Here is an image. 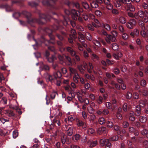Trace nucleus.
Instances as JSON below:
<instances>
[{
  "label": "nucleus",
  "instance_id": "nucleus-18",
  "mask_svg": "<svg viewBox=\"0 0 148 148\" xmlns=\"http://www.w3.org/2000/svg\"><path fill=\"white\" fill-rule=\"evenodd\" d=\"M131 2H130V3H128L126 7L124 8L126 9L127 8V10H129L133 12L135 10V8L134 6L131 4Z\"/></svg>",
  "mask_w": 148,
  "mask_h": 148
},
{
  "label": "nucleus",
  "instance_id": "nucleus-25",
  "mask_svg": "<svg viewBox=\"0 0 148 148\" xmlns=\"http://www.w3.org/2000/svg\"><path fill=\"white\" fill-rule=\"evenodd\" d=\"M91 58L94 62L99 60V57L95 54L93 53L92 54Z\"/></svg>",
  "mask_w": 148,
  "mask_h": 148
},
{
  "label": "nucleus",
  "instance_id": "nucleus-36",
  "mask_svg": "<svg viewBox=\"0 0 148 148\" xmlns=\"http://www.w3.org/2000/svg\"><path fill=\"white\" fill-rule=\"evenodd\" d=\"M85 77L86 78L90 79L92 81L95 80V78L94 76L92 75H89L88 74H86L85 75Z\"/></svg>",
  "mask_w": 148,
  "mask_h": 148
},
{
  "label": "nucleus",
  "instance_id": "nucleus-30",
  "mask_svg": "<svg viewBox=\"0 0 148 148\" xmlns=\"http://www.w3.org/2000/svg\"><path fill=\"white\" fill-rule=\"evenodd\" d=\"M103 99L101 96H99L96 99V102L97 104H101L103 102Z\"/></svg>",
  "mask_w": 148,
  "mask_h": 148
},
{
  "label": "nucleus",
  "instance_id": "nucleus-29",
  "mask_svg": "<svg viewBox=\"0 0 148 148\" xmlns=\"http://www.w3.org/2000/svg\"><path fill=\"white\" fill-rule=\"evenodd\" d=\"M139 120L141 123H145L147 121V118L145 116H140L139 118Z\"/></svg>",
  "mask_w": 148,
  "mask_h": 148
},
{
  "label": "nucleus",
  "instance_id": "nucleus-8",
  "mask_svg": "<svg viewBox=\"0 0 148 148\" xmlns=\"http://www.w3.org/2000/svg\"><path fill=\"white\" fill-rule=\"evenodd\" d=\"M64 3L70 8L74 7H75L77 9H79V4L78 3L70 2L68 0L65 1Z\"/></svg>",
  "mask_w": 148,
  "mask_h": 148
},
{
  "label": "nucleus",
  "instance_id": "nucleus-56",
  "mask_svg": "<svg viewBox=\"0 0 148 148\" xmlns=\"http://www.w3.org/2000/svg\"><path fill=\"white\" fill-rule=\"evenodd\" d=\"M142 8L145 10H148V5L145 3H143L142 4Z\"/></svg>",
  "mask_w": 148,
  "mask_h": 148
},
{
  "label": "nucleus",
  "instance_id": "nucleus-64",
  "mask_svg": "<svg viewBox=\"0 0 148 148\" xmlns=\"http://www.w3.org/2000/svg\"><path fill=\"white\" fill-rule=\"evenodd\" d=\"M87 109L89 112L91 114L93 113L94 112V110L91 107H88Z\"/></svg>",
  "mask_w": 148,
  "mask_h": 148
},
{
  "label": "nucleus",
  "instance_id": "nucleus-26",
  "mask_svg": "<svg viewBox=\"0 0 148 148\" xmlns=\"http://www.w3.org/2000/svg\"><path fill=\"white\" fill-rule=\"evenodd\" d=\"M73 10H75L74 9H71V10L65 9L64 10V12L65 14L67 15H71V16L73 18V14L72 12V11Z\"/></svg>",
  "mask_w": 148,
  "mask_h": 148
},
{
  "label": "nucleus",
  "instance_id": "nucleus-52",
  "mask_svg": "<svg viewBox=\"0 0 148 148\" xmlns=\"http://www.w3.org/2000/svg\"><path fill=\"white\" fill-rule=\"evenodd\" d=\"M143 148H148V141L145 140L143 143Z\"/></svg>",
  "mask_w": 148,
  "mask_h": 148
},
{
  "label": "nucleus",
  "instance_id": "nucleus-5",
  "mask_svg": "<svg viewBox=\"0 0 148 148\" xmlns=\"http://www.w3.org/2000/svg\"><path fill=\"white\" fill-rule=\"evenodd\" d=\"M58 56L61 64H63L64 63L66 65H72V61L70 57L64 55H59Z\"/></svg>",
  "mask_w": 148,
  "mask_h": 148
},
{
  "label": "nucleus",
  "instance_id": "nucleus-60",
  "mask_svg": "<svg viewBox=\"0 0 148 148\" xmlns=\"http://www.w3.org/2000/svg\"><path fill=\"white\" fill-rule=\"evenodd\" d=\"M118 28L119 30L121 32L124 33V28L121 25L119 24L118 25Z\"/></svg>",
  "mask_w": 148,
  "mask_h": 148
},
{
  "label": "nucleus",
  "instance_id": "nucleus-53",
  "mask_svg": "<svg viewBox=\"0 0 148 148\" xmlns=\"http://www.w3.org/2000/svg\"><path fill=\"white\" fill-rule=\"evenodd\" d=\"M116 116L117 118L120 120H121L123 119V116L121 113L117 112L116 114Z\"/></svg>",
  "mask_w": 148,
  "mask_h": 148
},
{
  "label": "nucleus",
  "instance_id": "nucleus-19",
  "mask_svg": "<svg viewBox=\"0 0 148 148\" xmlns=\"http://www.w3.org/2000/svg\"><path fill=\"white\" fill-rule=\"evenodd\" d=\"M139 31L138 29H135L134 30L133 32L130 33V35L133 37H134L135 36H138L139 35Z\"/></svg>",
  "mask_w": 148,
  "mask_h": 148
},
{
  "label": "nucleus",
  "instance_id": "nucleus-46",
  "mask_svg": "<svg viewBox=\"0 0 148 148\" xmlns=\"http://www.w3.org/2000/svg\"><path fill=\"white\" fill-rule=\"evenodd\" d=\"M107 126L109 128H111L114 126L113 123L110 121H108L106 122Z\"/></svg>",
  "mask_w": 148,
  "mask_h": 148
},
{
  "label": "nucleus",
  "instance_id": "nucleus-57",
  "mask_svg": "<svg viewBox=\"0 0 148 148\" xmlns=\"http://www.w3.org/2000/svg\"><path fill=\"white\" fill-rule=\"evenodd\" d=\"M108 140V139H105V138L101 139L100 140V143L102 146L104 145L105 144V143H106V140Z\"/></svg>",
  "mask_w": 148,
  "mask_h": 148
},
{
  "label": "nucleus",
  "instance_id": "nucleus-11",
  "mask_svg": "<svg viewBox=\"0 0 148 148\" xmlns=\"http://www.w3.org/2000/svg\"><path fill=\"white\" fill-rule=\"evenodd\" d=\"M132 125L136 127L137 128L140 129V130L141 129L145 128V125L143 124H142L140 122L138 121H136L133 122L132 123Z\"/></svg>",
  "mask_w": 148,
  "mask_h": 148
},
{
  "label": "nucleus",
  "instance_id": "nucleus-48",
  "mask_svg": "<svg viewBox=\"0 0 148 148\" xmlns=\"http://www.w3.org/2000/svg\"><path fill=\"white\" fill-rule=\"evenodd\" d=\"M132 25L135 26L136 23V21L134 19H131L129 22Z\"/></svg>",
  "mask_w": 148,
  "mask_h": 148
},
{
  "label": "nucleus",
  "instance_id": "nucleus-15",
  "mask_svg": "<svg viewBox=\"0 0 148 148\" xmlns=\"http://www.w3.org/2000/svg\"><path fill=\"white\" fill-rule=\"evenodd\" d=\"M138 28L140 30H143L145 29V25L144 21L141 19L138 20L137 22Z\"/></svg>",
  "mask_w": 148,
  "mask_h": 148
},
{
  "label": "nucleus",
  "instance_id": "nucleus-32",
  "mask_svg": "<svg viewBox=\"0 0 148 148\" xmlns=\"http://www.w3.org/2000/svg\"><path fill=\"white\" fill-rule=\"evenodd\" d=\"M93 68V66L92 65V64L89 62L88 65V67L87 69L88 71L90 73L92 72V70Z\"/></svg>",
  "mask_w": 148,
  "mask_h": 148
},
{
  "label": "nucleus",
  "instance_id": "nucleus-31",
  "mask_svg": "<svg viewBox=\"0 0 148 148\" xmlns=\"http://www.w3.org/2000/svg\"><path fill=\"white\" fill-rule=\"evenodd\" d=\"M120 128V127L117 125H115L114 126V129L117 132V133L118 135L120 134L121 133Z\"/></svg>",
  "mask_w": 148,
  "mask_h": 148
},
{
  "label": "nucleus",
  "instance_id": "nucleus-10",
  "mask_svg": "<svg viewBox=\"0 0 148 148\" xmlns=\"http://www.w3.org/2000/svg\"><path fill=\"white\" fill-rule=\"evenodd\" d=\"M5 114L7 116L13 120H15L16 118V115L12 110H8L6 111Z\"/></svg>",
  "mask_w": 148,
  "mask_h": 148
},
{
  "label": "nucleus",
  "instance_id": "nucleus-28",
  "mask_svg": "<svg viewBox=\"0 0 148 148\" xmlns=\"http://www.w3.org/2000/svg\"><path fill=\"white\" fill-rule=\"evenodd\" d=\"M81 138V136L78 134H77L73 136L72 139L73 140H79Z\"/></svg>",
  "mask_w": 148,
  "mask_h": 148
},
{
  "label": "nucleus",
  "instance_id": "nucleus-45",
  "mask_svg": "<svg viewBox=\"0 0 148 148\" xmlns=\"http://www.w3.org/2000/svg\"><path fill=\"white\" fill-rule=\"evenodd\" d=\"M125 96L127 99H131L132 97V95L131 92L129 91H128L127 92Z\"/></svg>",
  "mask_w": 148,
  "mask_h": 148
},
{
  "label": "nucleus",
  "instance_id": "nucleus-58",
  "mask_svg": "<svg viewBox=\"0 0 148 148\" xmlns=\"http://www.w3.org/2000/svg\"><path fill=\"white\" fill-rule=\"evenodd\" d=\"M94 44L97 47H99L100 46V43L99 41L95 40L93 41Z\"/></svg>",
  "mask_w": 148,
  "mask_h": 148
},
{
  "label": "nucleus",
  "instance_id": "nucleus-38",
  "mask_svg": "<svg viewBox=\"0 0 148 148\" xmlns=\"http://www.w3.org/2000/svg\"><path fill=\"white\" fill-rule=\"evenodd\" d=\"M91 6L92 8H96L98 7V5L95 1H93L91 3Z\"/></svg>",
  "mask_w": 148,
  "mask_h": 148
},
{
  "label": "nucleus",
  "instance_id": "nucleus-6",
  "mask_svg": "<svg viewBox=\"0 0 148 148\" xmlns=\"http://www.w3.org/2000/svg\"><path fill=\"white\" fill-rule=\"evenodd\" d=\"M130 0H116L114 3V5L117 8L121 6L122 7H125L128 4V3H130Z\"/></svg>",
  "mask_w": 148,
  "mask_h": 148
},
{
  "label": "nucleus",
  "instance_id": "nucleus-51",
  "mask_svg": "<svg viewBox=\"0 0 148 148\" xmlns=\"http://www.w3.org/2000/svg\"><path fill=\"white\" fill-rule=\"evenodd\" d=\"M66 136L64 135L63 136H62L61 138L62 143L63 144L65 143L66 142Z\"/></svg>",
  "mask_w": 148,
  "mask_h": 148
},
{
  "label": "nucleus",
  "instance_id": "nucleus-35",
  "mask_svg": "<svg viewBox=\"0 0 148 148\" xmlns=\"http://www.w3.org/2000/svg\"><path fill=\"white\" fill-rule=\"evenodd\" d=\"M78 40L80 42L84 43L85 41L84 36L83 34L81 35L78 37Z\"/></svg>",
  "mask_w": 148,
  "mask_h": 148
},
{
  "label": "nucleus",
  "instance_id": "nucleus-22",
  "mask_svg": "<svg viewBox=\"0 0 148 148\" xmlns=\"http://www.w3.org/2000/svg\"><path fill=\"white\" fill-rule=\"evenodd\" d=\"M98 132L99 134H101L102 133H106V127H102L99 128L98 130Z\"/></svg>",
  "mask_w": 148,
  "mask_h": 148
},
{
  "label": "nucleus",
  "instance_id": "nucleus-4",
  "mask_svg": "<svg viewBox=\"0 0 148 148\" xmlns=\"http://www.w3.org/2000/svg\"><path fill=\"white\" fill-rule=\"evenodd\" d=\"M61 73L60 71L54 72L53 75H51L48 73L45 74V77L46 81L51 83L54 82L56 79V78H60L61 77Z\"/></svg>",
  "mask_w": 148,
  "mask_h": 148
},
{
  "label": "nucleus",
  "instance_id": "nucleus-63",
  "mask_svg": "<svg viewBox=\"0 0 148 148\" xmlns=\"http://www.w3.org/2000/svg\"><path fill=\"white\" fill-rule=\"evenodd\" d=\"M127 104L126 103H124L123 106V110L125 111L126 112L127 110Z\"/></svg>",
  "mask_w": 148,
  "mask_h": 148
},
{
  "label": "nucleus",
  "instance_id": "nucleus-61",
  "mask_svg": "<svg viewBox=\"0 0 148 148\" xmlns=\"http://www.w3.org/2000/svg\"><path fill=\"white\" fill-rule=\"evenodd\" d=\"M138 16L140 18H143L144 16L143 12L142 10H139L137 12Z\"/></svg>",
  "mask_w": 148,
  "mask_h": 148
},
{
  "label": "nucleus",
  "instance_id": "nucleus-43",
  "mask_svg": "<svg viewBox=\"0 0 148 148\" xmlns=\"http://www.w3.org/2000/svg\"><path fill=\"white\" fill-rule=\"evenodd\" d=\"M105 148H110L111 146L112 145L109 142V140H106V142L105 143L104 145Z\"/></svg>",
  "mask_w": 148,
  "mask_h": 148
},
{
  "label": "nucleus",
  "instance_id": "nucleus-21",
  "mask_svg": "<svg viewBox=\"0 0 148 148\" xmlns=\"http://www.w3.org/2000/svg\"><path fill=\"white\" fill-rule=\"evenodd\" d=\"M140 34L144 37H148V30L146 32L145 31V29L143 30H140Z\"/></svg>",
  "mask_w": 148,
  "mask_h": 148
},
{
  "label": "nucleus",
  "instance_id": "nucleus-59",
  "mask_svg": "<svg viewBox=\"0 0 148 148\" xmlns=\"http://www.w3.org/2000/svg\"><path fill=\"white\" fill-rule=\"evenodd\" d=\"M85 35L87 40H91V36L89 33L88 32L86 33Z\"/></svg>",
  "mask_w": 148,
  "mask_h": 148
},
{
  "label": "nucleus",
  "instance_id": "nucleus-16",
  "mask_svg": "<svg viewBox=\"0 0 148 148\" xmlns=\"http://www.w3.org/2000/svg\"><path fill=\"white\" fill-rule=\"evenodd\" d=\"M76 122H77V125L78 126L82 127L83 128L86 127V124L84 122L79 120L78 118L76 119Z\"/></svg>",
  "mask_w": 148,
  "mask_h": 148
},
{
  "label": "nucleus",
  "instance_id": "nucleus-34",
  "mask_svg": "<svg viewBox=\"0 0 148 148\" xmlns=\"http://www.w3.org/2000/svg\"><path fill=\"white\" fill-rule=\"evenodd\" d=\"M119 137L118 136L113 135L111 136L109 138L110 140L112 141H116L118 140Z\"/></svg>",
  "mask_w": 148,
  "mask_h": 148
},
{
  "label": "nucleus",
  "instance_id": "nucleus-37",
  "mask_svg": "<svg viewBox=\"0 0 148 148\" xmlns=\"http://www.w3.org/2000/svg\"><path fill=\"white\" fill-rule=\"evenodd\" d=\"M111 84L112 85L114 86L115 88L117 90H119L121 89V87L120 85L115 82L114 81L112 82Z\"/></svg>",
  "mask_w": 148,
  "mask_h": 148
},
{
  "label": "nucleus",
  "instance_id": "nucleus-49",
  "mask_svg": "<svg viewBox=\"0 0 148 148\" xmlns=\"http://www.w3.org/2000/svg\"><path fill=\"white\" fill-rule=\"evenodd\" d=\"M65 89L66 90L68 91L69 94H72L73 91L69 86L65 87Z\"/></svg>",
  "mask_w": 148,
  "mask_h": 148
},
{
  "label": "nucleus",
  "instance_id": "nucleus-39",
  "mask_svg": "<svg viewBox=\"0 0 148 148\" xmlns=\"http://www.w3.org/2000/svg\"><path fill=\"white\" fill-rule=\"evenodd\" d=\"M77 118L76 117L71 115L68 117V120L69 121H76V119H77Z\"/></svg>",
  "mask_w": 148,
  "mask_h": 148
},
{
  "label": "nucleus",
  "instance_id": "nucleus-2",
  "mask_svg": "<svg viewBox=\"0 0 148 148\" xmlns=\"http://www.w3.org/2000/svg\"><path fill=\"white\" fill-rule=\"evenodd\" d=\"M57 25H54L50 29L47 27L45 30V32L48 33V36L50 38V40H46L43 37H42L40 40L39 43L36 41L37 46H41L42 43H44L46 46H48L50 43L54 44L55 43V36L52 34V33L56 30H59L58 32L56 33V37L61 41H62L64 40V38L67 36V34L63 31L60 30L61 28V27L60 26V23L58 21H57Z\"/></svg>",
  "mask_w": 148,
  "mask_h": 148
},
{
  "label": "nucleus",
  "instance_id": "nucleus-17",
  "mask_svg": "<svg viewBox=\"0 0 148 148\" xmlns=\"http://www.w3.org/2000/svg\"><path fill=\"white\" fill-rule=\"evenodd\" d=\"M134 111H131L128 114L129 119L130 121L132 122H134L135 120V117L134 116Z\"/></svg>",
  "mask_w": 148,
  "mask_h": 148
},
{
  "label": "nucleus",
  "instance_id": "nucleus-50",
  "mask_svg": "<svg viewBox=\"0 0 148 148\" xmlns=\"http://www.w3.org/2000/svg\"><path fill=\"white\" fill-rule=\"evenodd\" d=\"M111 47L114 50H116L118 48L117 44L115 43H113L112 44Z\"/></svg>",
  "mask_w": 148,
  "mask_h": 148
},
{
  "label": "nucleus",
  "instance_id": "nucleus-24",
  "mask_svg": "<svg viewBox=\"0 0 148 148\" xmlns=\"http://www.w3.org/2000/svg\"><path fill=\"white\" fill-rule=\"evenodd\" d=\"M114 57L116 59L118 60L119 58L122 56L123 54L120 51H118L116 53H114L113 55Z\"/></svg>",
  "mask_w": 148,
  "mask_h": 148
},
{
  "label": "nucleus",
  "instance_id": "nucleus-9",
  "mask_svg": "<svg viewBox=\"0 0 148 148\" xmlns=\"http://www.w3.org/2000/svg\"><path fill=\"white\" fill-rule=\"evenodd\" d=\"M63 23L65 25L70 24L73 27H74L76 26V23L75 21L69 20L68 18H66L65 17H64V22Z\"/></svg>",
  "mask_w": 148,
  "mask_h": 148
},
{
  "label": "nucleus",
  "instance_id": "nucleus-62",
  "mask_svg": "<svg viewBox=\"0 0 148 148\" xmlns=\"http://www.w3.org/2000/svg\"><path fill=\"white\" fill-rule=\"evenodd\" d=\"M97 144V141L96 140L92 141L90 144V147H92L95 146Z\"/></svg>",
  "mask_w": 148,
  "mask_h": 148
},
{
  "label": "nucleus",
  "instance_id": "nucleus-41",
  "mask_svg": "<svg viewBox=\"0 0 148 148\" xmlns=\"http://www.w3.org/2000/svg\"><path fill=\"white\" fill-rule=\"evenodd\" d=\"M42 67V70H45V71H49V67L47 65L43 64Z\"/></svg>",
  "mask_w": 148,
  "mask_h": 148
},
{
  "label": "nucleus",
  "instance_id": "nucleus-42",
  "mask_svg": "<svg viewBox=\"0 0 148 148\" xmlns=\"http://www.w3.org/2000/svg\"><path fill=\"white\" fill-rule=\"evenodd\" d=\"M104 27L108 31H110L111 30V27L108 24L104 23L103 24Z\"/></svg>",
  "mask_w": 148,
  "mask_h": 148
},
{
  "label": "nucleus",
  "instance_id": "nucleus-14",
  "mask_svg": "<svg viewBox=\"0 0 148 148\" xmlns=\"http://www.w3.org/2000/svg\"><path fill=\"white\" fill-rule=\"evenodd\" d=\"M0 8H5L6 11L8 12H11L13 11L11 6L7 4H0Z\"/></svg>",
  "mask_w": 148,
  "mask_h": 148
},
{
  "label": "nucleus",
  "instance_id": "nucleus-1",
  "mask_svg": "<svg viewBox=\"0 0 148 148\" xmlns=\"http://www.w3.org/2000/svg\"><path fill=\"white\" fill-rule=\"evenodd\" d=\"M57 25H54L50 29L47 27L45 30V32L48 33V36L50 38V40H46L43 37H42L40 40L39 43L36 41L37 46H41L42 43H44L46 46H48L50 43L54 44L55 43V36L52 34V33L56 30H59L58 32L56 33V37L61 41H62L64 40V38L67 36V34L63 31L60 30L61 28V27L60 26V23L58 21H57Z\"/></svg>",
  "mask_w": 148,
  "mask_h": 148
},
{
  "label": "nucleus",
  "instance_id": "nucleus-12",
  "mask_svg": "<svg viewBox=\"0 0 148 148\" xmlns=\"http://www.w3.org/2000/svg\"><path fill=\"white\" fill-rule=\"evenodd\" d=\"M141 108L140 106L137 105L135 107V109L134 110V113L135 115L137 116H139L141 114Z\"/></svg>",
  "mask_w": 148,
  "mask_h": 148
},
{
  "label": "nucleus",
  "instance_id": "nucleus-40",
  "mask_svg": "<svg viewBox=\"0 0 148 148\" xmlns=\"http://www.w3.org/2000/svg\"><path fill=\"white\" fill-rule=\"evenodd\" d=\"M119 20L121 24H125L126 22V19L123 16L120 17Z\"/></svg>",
  "mask_w": 148,
  "mask_h": 148
},
{
  "label": "nucleus",
  "instance_id": "nucleus-7",
  "mask_svg": "<svg viewBox=\"0 0 148 148\" xmlns=\"http://www.w3.org/2000/svg\"><path fill=\"white\" fill-rule=\"evenodd\" d=\"M72 12L73 14V16L72 18L73 19L76 21L78 20L79 22L82 23L83 22V20L82 18L79 16L80 13L79 11L73 10L72 11Z\"/></svg>",
  "mask_w": 148,
  "mask_h": 148
},
{
  "label": "nucleus",
  "instance_id": "nucleus-23",
  "mask_svg": "<svg viewBox=\"0 0 148 148\" xmlns=\"http://www.w3.org/2000/svg\"><path fill=\"white\" fill-rule=\"evenodd\" d=\"M82 5L84 8L86 10L88 11H91V9L89 7V5L86 2H82Z\"/></svg>",
  "mask_w": 148,
  "mask_h": 148
},
{
  "label": "nucleus",
  "instance_id": "nucleus-13",
  "mask_svg": "<svg viewBox=\"0 0 148 148\" xmlns=\"http://www.w3.org/2000/svg\"><path fill=\"white\" fill-rule=\"evenodd\" d=\"M106 40L108 43H110L111 42H115L116 40V38L114 37L110 34H108L106 38Z\"/></svg>",
  "mask_w": 148,
  "mask_h": 148
},
{
  "label": "nucleus",
  "instance_id": "nucleus-27",
  "mask_svg": "<svg viewBox=\"0 0 148 148\" xmlns=\"http://www.w3.org/2000/svg\"><path fill=\"white\" fill-rule=\"evenodd\" d=\"M68 136H72L73 132V129L72 127H69L66 131Z\"/></svg>",
  "mask_w": 148,
  "mask_h": 148
},
{
  "label": "nucleus",
  "instance_id": "nucleus-55",
  "mask_svg": "<svg viewBox=\"0 0 148 148\" xmlns=\"http://www.w3.org/2000/svg\"><path fill=\"white\" fill-rule=\"evenodd\" d=\"M56 78V80L54 82H53L56 84L58 86H60L61 84V82L60 80L58 79V78Z\"/></svg>",
  "mask_w": 148,
  "mask_h": 148
},
{
  "label": "nucleus",
  "instance_id": "nucleus-33",
  "mask_svg": "<svg viewBox=\"0 0 148 148\" xmlns=\"http://www.w3.org/2000/svg\"><path fill=\"white\" fill-rule=\"evenodd\" d=\"M53 69L55 70L58 71H59L60 68V64H57L53 63L52 65Z\"/></svg>",
  "mask_w": 148,
  "mask_h": 148
},
{
  "label": "nucleus",
  "instance_id": "nucleus-20",
  "mask_svg": "<svg viewBox=\"0 0 148 148\" xmlns=\"http://www.w3.org/2000/svg\"><path fill=\"white\" fill-rule=\"evenodd\" d=\"M81 77L77 73H76L75 74L74 76L73 77V79L74 81L76 83H77L79 80L80 78Z\"/></svg>",
  "mask_w": 148,
  "mask_h": 148
},
{
  "label": "nucleus",
  "instance_id": "nucleus-54",
  "mask_svg": "<svg viewBox=\"0 0 148 148\" xmlns=\"http://www.w3.org/2000/svg\"><path fill=\"white\" fill-rule=\"evenodd\" d=\"M73 37V36H70V37L68 38V40L69 42L72 45L74 43Z\"/></svg>",
  "mask_w": 148,
  "mask_h": 148
},
{
  "label": "nucleus",
  "instance_id": "nucleus-3",
  "mask_svg": "<svg viewBox=\"0 0 148 148\" xmlns=\"http://www.w3.org/2000/svg\"><path fill=\"white\" fill-rule=\"evenodd\" d=\"M59 50L61 52L63 53L65 52L66 50L73 57L74 60L78 62L80 61V58L78 54L71 47H67L66 48L63 45L62 47H59Z\"/></svg>",
  "mask_w": 148,
  "mask_h": 148
},
{
  "label": "nucleus",
  "instance_id": "nucleus-47",
  "mask_svg": "<svg viewBox=\"0 0 148 148\" xmlns=\"http://www.w3.org/2000/svg\"><path fill=\"white\" fill-rule=\"evenodd\" d=\"M105 120L103 117H101L99 119V122L101 125H102L105 123Z\"/></svg>",
  "mask_w": 148,
  "mask_h": 148
},
{
  "label": "nucleus",
  "instance_id": "nucleus-44",
  "mask_svg": "<svg viewBox=\"0 0 148 148\" xmlns=\"http://www.w3.org/2000/svg\"><path fill=\"white\" fill-rule=\"evenodd\" d=\"M141 130V129L140 130L141 134L143 135H146L147 133L148 132V130L145 128Z\"/></svg>",
  "mask_w": 148,
  "mask_h": 148
}]
</instances>
